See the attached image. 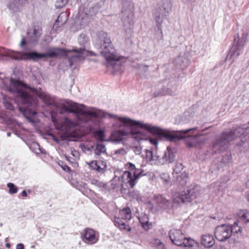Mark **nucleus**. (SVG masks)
<instances>
[{
	"instance_id": "f257e3e1",
	"label": "nucleus",
	"mask_w": 249,
	"mask_h": 249,
	"mask_svg": "<svg viewBox=\"0 0 249 249\" xmlns=\"http://www.w3.org/2000/svg\"><path fill=\"white\" fill-rule=\"evenodd\" d=\"M106 113V116L107 115L109 118H114L118 119L122 123L120 126L124 127L123 129L117 130L112 133L113 140L116 142H121L124 137L130 136L139 142L146 140V135L140 130V128L146 130L154 135L164 137L167 140L171 142H175L184 139L185 137L183 135L186 134L192 130L196 129V127H194L178 131V134H174L169 130L163 129L150 124L144 123L143 122L134 120L127 117H118L116 115Z\"/></svg>"
},
{
	"instance_id": "f03ea898",
	"label": "nucleus",
	"mask_w": 249,
	"mask_h": 249,
	"mask_svg": "<svg viewBox=\"0 0 249 249\" xmlns=\"http://www.w3.org/2000/svg\"><path fill=\"white\" fill-rule=\"evenodd\" d=\"M3 53V56H8L16 60H36L42 58H54L59 55L66 54V53H74V54L69 58V64L71 66L73 65L74 62L81 61L85 58L90 55L96 56L97 55L92 51H88L84 47L80 48H75L72 50H68L67 52L62 49L59 48H53L48 50L46 53H38L36 51H32L29 53H23L21 52H15L13 50L2 49Z\"/></svg>"
},
{
	"instance_id": "7ed1b4c3",
	"label": "nucleus",
	"mask_w": 249,
	"mask_h": 249,
	"mask_svg": "<svg viewBox=\"0 0 249 249\" xmlns=\"http://www.w3.org/2000/svg\"><path fill=\"white\" fill-rule=\"evenodd\" d=\"M239 137L241 142L237 144L242 146L249 140V127H237L233 130L223 131L220 137L214 142L212 149L214 153L220 152L225 150L228 146L229 143Z\"/></svg>"
},
{
	"instance_id": "20e7f679",
	"label": "nucleus",
	"mask_w": 249,
	"mask_h": 249,
	"mask_svg": "<svg viewBox=\"0 0 249 249\" xmlns=\"http://www.w3.org/2000/svg\"><path fill=\"white\" fill-rule=\"evenodd\" d=\"M95 47L100 51L101 54L106 58L108 67H112L115 71L121 68L120 56L116 52L110 36L105 32L100 34Z\"/></svg>"
},
{
	"instance_id": "39448f33",
	"label": "nucleus",
	"mask_w": 249,
	"mask_h": 249,
	"mask_svg": "<svg viewBox=\"0 0 249 249\" xmlns=\"http://www.w3.org/2000/svg\"><path fill=\"white\" fill-rule=\"evenodd\" d=\"M11 83L12 85L9 90L19 98L20 101L24 107L18 105L19 110L23 114L25 113L29 107H35L37 105L36 97L34 95L36 90L34 88H28L23 85L20 81L11 79Z\"/></svg>"
},
{
	"instance_id": "423d86ee",
	"label": "nucleus",
	"mask_w": 249,
	"mask_h": 249,
	"mask_svg": "<svg viewBox=\"0 0 249 249\" xmlns=\"http://www.w3.org/2000/svg\"><path fill=\"white\" fill-rule=\"evenodd\" d=\"M66 103L70 107L69 112L76 115L79 120L84 123L89 121L91 118L102 119L106 117V112L102 109L78 104L71 100Z\"/></svg>"
},
{
	"instance_id": "0eeeda50",
	"label": "nucleus",
	"mask_w": 249,
	"mask_h": 249,
	"mask_svg": "<svg viewBox=\"0 0 249 249\" xmlns=\"http://www.w3.org/2000/svg\"><path fill=\"white\" fill-rule=\"evenodd\" d=\"M169 236L172 243L178 246L185 247H198L199 244L191 238L186 237L181 231L177 229L171 230Z\"/></svg>"
},
{
	"instance_id": "6e6552de",
	"label": "nucleus",
	"mask_w": 249,
	"mask_h": 249,
	"mask_svg": "<svg viewBox=\"0 0 249 249\" xmlns=\"http://www.w3.org/2000/svg\"><path fill=\"white\" fill-rule=\"evenodd\" d=\"M122 21L124 29L130 31L134 24V5L131 0H122Z\"/></svg>"
},
{
	"instance_id": "1a4fd4ad",
	"label": "nucleus",
	"mask_w": 249,
	"mask_h": 249,
	"mask_svg": "<svg viewBox=\"0 0 249 249\" xmlns=\"http://www.w3.org/2000/svg\"><path fill=\"white\" fill-rule=\"evenodd\" d=\"M132 218L131 211L129 207L124 208L119 211V216L114 217V225L121 230L131 231V228L126 224V222Z\"/></svg>"
},
{
	"instance_id": "9d476101",
	"label": "nucleus",
	"mask_w": 249,
	"mask_h": 249,
	"mask_svg": "<svg viewBox=\"0 0 249 249\" xmlns=\"http://www.w3.org/2000/svg\"><path fill=\"white\" fill-rule=\"evenodd\" d=\"M231 230L230 225L217 226L214 231L215 237L220 242H224L231 237Z\"/></svg>"
},
{
	"instance_id": "9b49d317",
	"label": "nucleus",
	"mask_w": 249,
	"mask_h": 249,
	"mask_svg": "<svg viewBox=\"0 0 249 249\" xmlns=\"http://www.w3.org/2000/svg\"><path fill=\"white\" fill-rule=\"evenodd\" d=\"M52 120L56 129L59 130H64L66 129V131L71 132L74 131L77 126L75 122L66 117L64 118L62 123H59L56 117L52 115Z\"/></svg>"
},
{
	"instance_id": "f8f14e48",
	"label": "nucleus",
	"mask_w": 249,
	"mask_h": 249,
	"mask_svg": "<svg viewBox=\"0 0 249 249\" xmlns=\"http://www.w3.org/2000/svg\"><path fill=\"white\" fill-rule=\"evenodd\" d=\"M167 14L164 13L159 11V9H155L153 13L154 18L157 23L158 30L159 32L157 34L156 39L158 40L162 39V31L161 28V24L164 18V17L166 16Z\"/></svg>"
},
{
	"instance_id": "ddd939ff",
	"label": "nucleus",
	"mask_w": 249,
	"mask_h": 249,
	"mask_svg": "<svg viewBox=\"0 0 249 249\" xmlns=\"http://www.w3.org/2000/svg\"><path fill=\"white\" fill-rule=\"evenodd\" d=\"M139 170L140 169L136 168L132 172V173L129 171H125L123 174V178H126L127 183L131 188H133L137 183Z\"/></svg>"
},
{
	"instance_id": "4468645a",
	"label": "nucleus",
	"mask_w": 249,
	"mask_h": 249,
	"mask_svg": "<svg viewBox=\"0 0 249 249\" xmlns=\"http://www.w3.org/2000/svg\"><path fill=\"white\" fill-rule=\"evenodd\" d=\"M88 165L91 170L99 173H104L106 171L107 163L102 160H91L88 163Z\"/></svg>"
},
{
	"instance_id": "2eb2a0df",
	"label": "nucleus",
	"mask_w": 249,
	"mask_h": 249,
	"mask_svg": "<svg viewBox=\"0 0 249 249\" xmlns=\"http://www.w3.org/2000/svg\"><path fill=\"white\" fill-rule=\"evenodd\" d=\"M202 191V188L199 185L195 184H191L187 191V198L190 202L192 200L200 196Z\"/></svg>"
},
{
	"instance_id": "dca6fc26",
	"label": "nucleus",
	"mask_w": 249,
	"mask_h": 249,
	"mask_svg": "<svg viewBox=\"0 0 249 249\" xmlns=\"http://www.w3.org/2000/svg\"><path fill=\"white\" fill-rule=\"evenodd\" d=\"M175 150L170 147H168L165 151L164 155L160 159V163L165 164L172 163L175 158Z\"/></svg>"
},
{
	"instance_id": "f3484780",
	"label": "nucleus",
	"mask_w": 249,
	"mask_h": 249,
	"mask_svg": "<svg viewBox=\"0 0 249 249\" xmlns=\"http://www.w3.org/2000/svg\"><path fill=\"white\" fill-rule=\"evenodd\" d=\"M82 240L86 243L93 244L97 242L98 238L96 236L94 231L87 229L85 230Z\"/></svg>"
},
{
	"instance_id": "a211bd4d",
	"label": "nucleus",
	"mask_w": 249,
	"mask_h": 249,
	"mask_svg": "<svg viewBox=\"0 0 249 249\" xmlns=\"http://www.w3.org/2000/svg\"><path fill=\"white\" fill-rule=\"evenodd\" d=\"M175 63L177 68L182 70L185 69L189 64L188 54L181 53L176 58Z\"/></svg>"
},
{
	"instance_id": "6ab92c4d",
	"label": "nucleus",
	"mask_w": 249,
	"mask_h": 249,
	"mask_svg": "<svg viewBox=\"0 0 249 249\" xmlns=\"http://www.w3.org/2000/svg\"><path fill=\"white\" fill-rule=\"evenodd\" d=\"M174 88L169 89L165 86V80L162 81V85L161 88L156 90L153 95L155 97L165 95L174 96Z\"/></svg>"
},
{
	"instance_id": "aec40b11",
	"label": "nucleus",
	"mask_w": 249,
	"mask_h": 249,
	"mask_svg": "<svg viewBox=\"0 0 249 249\" xmlns=\"http://www.w3.org/2000/svg\"><path fill=\"white\" fill-rule=\"evenodd\" d=\"M38 96L46 106L53 108L56 106L57 101L55 98L50 96L49 94L43 92H40L38 93Z\"/></svg>"
},
{
	"instance_id": "412c9836",
	"label": "nucleus",
	"mask_w": 249,
	"mask_h": 249,
	"mask_svg": "<svg viewBox=\"0 0 249 249\" xmlns=\"http://www.w3.org/2000/svg\"><path fill=\"white\" fill-rule=\"evenodd\" d=\"M41 35L40 31L39 29H30L27 32L26 39L27 41L31 43L37 42Z\"/></svg>"
},
{
	"instance_id": "4be33fe9",
	"label": "nucleus",
	"mask_w": 249,
	"mask_h": 249,
	"mask_svg": "<svg viewBox=\"0 0 249 249\" xmlns=\"http://www.w3.org/2000/svg\"><path fill=\"white\" fill-rule=\"evenodd\" d=\"M201 244L207 248L212 247L215 244L213 235L208 233L202 235L201 236Z\"/></svg>"
},
{
	"instance_id": "5701e85b",
	"label": "nucleus",
	"mask_w": 249,
	"mask_h": 249,
	"mask_svg": "<svg viewBox=\"0 0 249 249\" xmlns=\"http://www.w3.org/2000/svg\"><path fill=\"white\" fill-rule=\"evenodd\" d=\"M171 8L172 4L170 0H161L155 9H159V11L167 14L171 11Z\"/></svg>"
},
{
	"instance_id": "b1692460",
	"label": "nucleus",
	"mask_w": 249,
	"mask_h": 249,
	"mask_svg": "<svg viewBox=\"0 0 249 249\" xmlns=\"http://www.w3.org/2000/svg\"><path fill=\"white\" fill-rule=\"evenodd\" d=\"M242 50L236 46H232L227 56L226 59L231 60V63L233 62L242 53Z\"/></svg>"
},
{
	"instance_id": "393cba45",
	"label": "nucleus",
	"mask_w": 249,
	"mask_h": 249,
	"mask_svg": "<svg viewBox=\"0 0 249 249\" xmlns=\"http://www.w3.org/2000/svg\"><path fill=\"white\" fill-rule=\"evenodd\" d=\"M28 0H10L7 5L8 8L12 12H17L20 5L26 3Z\"/></svg>"
},
{
	"instance_id": "a878e982",
	"label": "nucleus",
	"mask_w": 249,
	"mask_h": 249,
	"mask_svg": "<svg viewBox=\"0 0 249 249\" xmlns=\"http://www.w3.org/2000/svg\"><path fill=\"white\" fill-rule=\"evenodd\" d=\"M69 100H65L57 102L56 106L54 107V108L58 110L60 114H62L66 112H69L70 107L68 106L66 102Z\"/></svg>"
},
{
	"instance_id": "bb28decb",
	"label": "nucleus",
	"mask_w": 249,
	"mask_h": 249,
	"mask_svg": "<svg viewBox=\"0 0 249 249\" xmlns=\"http://www.w3.org/2000/svg\"><path fill=\"white\" fill-rule=\"evenodd\" d=\"M154 201L155 203L161 208L166 209L169 207L170 205V202L161 195L156 196Z\"/></svg>"
},
{
	"instance_id": "cd10ccee",
	"label": "nucleus",
	"mask_w": 249,
	"mask_h": 249,
	"mask_svg": "<svg viewBox=\"0 0 249 249\" xmlns=\"http://www.w3.org/2000/svg\"><path fill=\"white\" fill-rule=\"evenodd\" d=\"M247 34H243L241 38H239V35L237 34L236 36H235L233 46H236L238 48L243 50V46L247 41Z\"/></svg>"
},
{
	"instance_id": "c85d7f7f",
	"label": "nucleus",
	"mask_w": 249,
	"mask_h": 249,
	"mask_svg": "<svg viewBox=\"0 0 249 249\" xmlns=\"http://www.w3.org/2000/svg\"><path fill=\"white\" fill-rule=\"evenodd\" d=\"M173 202L176 203H184L190 202L189 200L187 198L186 192H183L181 193L176 194L173 198Z\"/></svg>"
},
{
	"instance_id": "c756f323",
	"label": "nucleus",
	"mask_w": 249,
	"mask_h": 249,
	"mask_svg": "<svg viewBox=\"0 0 249 249\" xmlns=\"http://www.w3.org/2000/svg\"><path fill=\"white\" fill-rule=\"evenodd\" d=\"M139 220L142 226L145 231H148L151 228V224L149 222V219L147 215L142 214L139 217Z\"/></svg>"
},
{
	"instance_id": "7c9ffc66",
	"label": "nucleus",
	"mask_w": 249,
	"mask_h": 249,
	"mask_svg": "<svg viewBox=\"0 0 249 249\" xmlns=\"http://www.w3.org/2000/svg\"><path fill=\"white\" fill-rule=\"evenodd\" d=\"M94 154L96 156L107 154L106 145L102 142H97L94 149Z\"/></svg>"
},
{
	"instance_id": "2f4dec72",
	"label": "nucleus",
	"mask_w": 249,
	"mask_h": 249,
	"mask_svg": "<svg viewBox=\"0 0 249 249\" xmlns=\"http://www.w3.org/2000/svg\"><path fill=\"white\" fill-rule=\"evenodd\" d=\"M165 86L167 88L171 89L174 88V96L177 95V91L178 89V83L174 78H170L169 79H165Z\"/></svg>"
},
{
	"instance_id": "473e14b6",
	"label": "nucleus",
	"mask_w": 249,
	"mask_h": 249,
	"mask_svg": "<svg viewBox=\"0 0 249 249\" xmlns=\"http://www.w3.org/2000/svg\"><path fill=\"white\" fill-rule=\"evenodd\" d=\"M239 221H236L234 222L233 225H230L231 228V235H240L242 236V228L239 226Z\"/></svg>"
},
{
	"instance_id": "72a5a7b5",
	"label": "nucleus",
	"mask_w": 249,
	"mask_h": 249,
	"mask_svg": "<svg viewBox=\"0 0 249 249\" xmlns=\"http://www.w3.org/2000/svg\"><path fill=\"white\" fill-rule=\"evenodd\" d=\"M188 180V175L185 172H183L180 175L177 177V180L179 185L181 186L182 187L186 186Z\"/></svg>"
},
{
	"instance_id": "f704fd0d",
	"label": "nucleus",
	"mask_w": 249,
	"mask_h": 249,
	"mask_svg": "<svg viewBox=\"0 0 249 249\" xmlns=\"http://www.w3.org/2000/svg\"><path fill=\"white\" fill-rule=\"evenodd\" d=\"M238 216L240 219L244 223H249V211L248 210H240L238 213Z\"/></svg>"
},
{
	"instance_id": "c9c22d12",
	"label": "nucleus",
	"mask_w": 249,
	"mask_h": 249,
	"mask_svg": "<svg viewBox=\"0 0 249 249\" xmlns=\"http://www.w3.org/2000/svg\"><path fill=\"white\" fill-rule=\"evenodd\" d=\"M78 43L82 46L84 45L89 40V37L84 34H80L77 38Z\"/></svg>"
},
{
	"instance_id": "e433bc0d",
	"label": "nucleus",
	"mask_w": 249,
	"mask_h": 249,
	"mask_svg": "<svg viewBox=\"0 0 249 249\" xmlns=\"http://www.w3.org/2000/svg\"><path fill=\"white\" fill-rule=\"evenodd\" d=\"M3 105L6 109L10 110H14V107L12 104V101L6 98H4L3 101Z\"/></svg>"
},
{
	"instance_id": "4c0bfd02",
	"label": "nucleus",
	"mask_w": 249,
	"mask_h": 249,
	"mask_svg": "<svg viewBox=\"0 0 249 249\" xmlns=\"http://www.w3.org/2000/svg\"><path fill=\"white\" fill-rule=\"evenodd\" d=\"M129 196L132 199H136L138 201H142V196L137 191H132L129 193Z\"/></svg>"
},
{
	"instance_id": "58836bf2",
	"label": "nucleus",
	"mask_w": 249,
	"mask_h": 249,
	"mask_svg": "<svg viewBox=\"0 0 249 249\" xmlns=\"http://www.w3.org/2000/svg\"><path fill=\"white\" fill-rule=\"evenodd\" d=\"M95 136L97 140L100 142H103L105 141V134L103 130H99L95 132Z\"/></svg>"
},
{
	"instance_id": "ea45409f",
	"label": "nucleus",
	"mask_w": 249,
	"mask_h": 249,
	"mask_svg": "<svg viewBox=\"0 0 249 249\" xmlns=\"http://www.w3.org/2000/svg\"><path fill=\"white\" fill-rule=\"evenodd\" d=\"M7 187L9 188V192L10 194H16L18 192V188L13 183H8Z\"/></svg>"
},
{
	"instance_id": "a19ab883",
	"label": "nucleus",
	"mask_w": 249,
	"mask_h": 249,
	"mask_svg": "<svg viewBox=\"0 0 249 249\" xmlns=\"http://www.w3.org/2000/svg\"><path fill=\"white\" fill-rule=\"evenodd\" d=\"M231 154L230 152H227L226 153L222 156L221 161L224 164L229 163L231 160Z\"/></svg>"
},
{
	"instance_id": "79ce46f5",
	"label": "nucleus",
	"mask_w": 249,
	"mask_h": 249,
	"mask_svg": "<svg viewBox=\"0 0 249 249\" xmlns=\"http://www.w3.org/2000/svg\"><path fill=\"white\" fill-rule=\"evenodd\" d=\"M183 166L182 165V164L181 162H180L179 161H177V163H176V165L175 167V168H174V173H175V174H179L180 173L181 171L183 170Z\"/></svg>"
},
{
	"instance_id": "37998d69",
	"label": "nucleus",
	"mask_w": 249,
	"mask_h": 249,
	"mask_svg": "<svg viewBox=\"0 0 249 249\" xmlns=\"http://www.w3.org/2000/svg\"><path fill=\"white\" fill-rule=\"evenodd\" d=\"M153 244L154 246L158 247L159 249H165L164 245L162 242L158 238L154 239Z\"/></svg>"
},
{
	"instance_id": "c03bdc74",
	"label": "nucleus",
	"mask_w": 249,
	"mask_h": 249,
	"mask_svg": "<svg viewBox=\"0 0 249 249\" xmlns=\"http://www.w3.org/2000/svg\"><path fill=\"white\" fill-rule=\"evenodd\" d=\"M90 183L99 188H102L104 186V184L102 182L95 179H92L90 180Z\"/></svg>"
},
{
	"instance_id": "a18cd8bd",
	"label": "nucleus",
	"mask_w": 249,
	"mask_h": 249,
	"mask_svg": "<svg viewBox=\"0 0 249 249\" xmlns=\"http://www.w3.org/2000/svg\"><path fill=\"white\" fill-rule=\"evenodd\" d=\"M68 2V0H56L55 7L56 8H60L64 7Z\"/></svg>"
},
{
	"instance_id": "49530a36",
	"label": "nucleus",
	"mask_w": 249,
	"mask_h": 249,
	"mask_svg": "<svg viewBox=\"0 0 249 249\" xmlns=\"http://www.w3.org/2000/svg\"><path fill=\"white\" fill-rule=\"evenodd\" d=\"M160 159H161V158H160L159 156L157 155V154L153 153L152 159L150 162H151V164H160Z\"/></svg>"
},
{
	"instance_id": "de8ad7c7",
	"label": "nucleus",
	"mask_w": 249,
	"mask_h": 249,
	"mask_svg": "<svg viewBox=\"0 0 249 249\" xmlns=\"http://www.w3.org/2000/svg\"><path fill=\"white\" fill-rule=\"evenodd\" d=\"M132 148L135 154L139 155L141 154L142 148L140 145L134 146Z\"/></svg>"
},
{
	"instance_id": "09e8293b",
	"label": "nucleus",
	"mask_w": 249,
	"mask_h": 249,
	"mask_svg": "<svg viewBox=\"0 0 249 249\" xmlns=\"http://www.w3.org/2000/svg\"><path fill=\"white\" fill-rule=\"evenodd\" d=\"M145 153L146 154V159L147 160L150 162L151 159H152L153 152L151 150L146 149L145 151Z\"/></svg>"
},
{
	"instance_id": "8fccbe9b",
	"label": "nucleus",
	"mask_w": 249,
	"mask_h": 249,
	"mask_svg": "<svg viewBox=\"0 0 249 249\" xmlns=\"http://www.w3.org/2000/svg\"><path fill=\"white\" fill-rule=\"evenodd\" d=\"M33 146L34 147L33 151L36 154H39L42 152L40 146L38 143L33 144Z\"/></svg>"
},
{
	"instance_id": "3c124183",
	"label": "nucleus",
	"mask_w": 249,
	"mask_h": 249,
	"mask_svg": "<svg viewBox=\"0 0 249 249\" xmlns=\"http://www.w3.org/2000/svg\"><path fill=\"white\" fill-rule=\"evenodd\" d=\"M114 153H115V154H116V155L124 156L126 154V152L124 148H120L119 149L115 150L114 152Z\"/></svg>"
},
{
	"instance_id": "603ef678",
	"label": "nucleus",
	"mask_w": 249,
	"mask_h": 249,
	"mask_svg": "<svg viewBox=\"0 0 249 249\" xmlns=\"http://www.w3.org/2000/svg\"><path fill=\"white\" fill-rule=\"evenodd\" d=\"M161 179L166 183H168L170 181V178L167 174H162L161 175Z\"/></svg>"
},
{
	"instance_id": "864d4df0",
	"label": "nucleus",
	"mask_w": 249,
	"mask_h": 249,
	"mask_svg": "<svg viewBox=\"0 0 249 249\" xmlns=\"http://www.w3.org/2000/svg\"><path fill=\"white\" fill-rule=\"evenodd\" d=\"M126 166L131 173L136 168L135 165L131 162L127 163Z\"/></svg>"
},
{
	"instance_id": "5fc2aeb1",
	"label": "nucleus",
	"mask_w": 249,
	"mask_h": 249,
	"mask_svg": "<svg viewBox=\"0 0 249 249\" xmlns=\"http://www.w3.org/2000/svg\"><path fill=\"white\" fill-rule=\"evenodd\" d=\"M62 168L66 172H69L70 171V168L66 164L62 162V164H59Z\"/></svg>"
},
{
	"instance_id": "6e6d98bb",
	"label": "nucleus",
	"mask_w": 249,
	"mask_h": 249,
	"mask_svg": "<svg viewBox=\"0 0 249 249\" xmlns=\"http://www.w3.org/2000/svg\"><path fill=\"white\" fill-rule=\"evenodd\" d=\"M149 142H150L151 144H153L156 147L157 146L158 144V141L156 139H149Z\"/></svg>"
},
{
	"instance_id": "4d7b16f0",
	"label": "nucleus",
	"mask_w": 249,
	"mask_h": 249,
	"mask_svg": "<svg viewBox=\"0 0 249 249\" xmlns=\"http://www.w3.org/2000/svg\"><path fill=\"white\" fill-rule=\"evenodd\" d=\"M144 170L142 169H140L139 174L138 175V179L142 176H146V174L144 173Z\"/></svg>"
},
{
	"instance_id": "13d9d810",
	"label": "nucleus",
	"mask_w": 249,
	"mask_h": 249,
	"mask_svg": "<svg viewBox=\"0 0 249 249\" xmlns=\"http://www.w3.org/2000/svg\"><path fill=\"white\" fill-rule=\"evenodd\" d=\"M16 249H24V246L22 243H18L16 246Z\"/></svg>"
},
{
	"instance_id": "bf43d9fd",
	"label": "nucleus",
	"mask_w": 249,
	"mask_h": 249,
	"mask_svg": "<svg viewBox=\"0 0 249 249\" xmlns=\"http://www.w3.org/2000/svg\"><path fill=\"white\" fill-rule=\"evenodd\" d=\"M25 44H26V41L25 40L24 37H22L20 46V47H22L23 45H24Z\"/></svg>"
},
{
	"instance_id": "052dcab7",
	"label": "nucleus",
	"mask_w": 249,
	"mask_h": 249,
	"mask_svg": "<svg viewBox=\"0 0 249 249\" xmlns=\"http://www.w3.org/2000/svg\"><path fill=\"white\" fill-rule=\"evenodd\" d=\"M21 196H23V197H26V196H27V192H26V191H25V190H23V191L21 192Z\"/></svg>"
},
{
	"instance_id": "680f3d73",
	"label": "nucleus",
	"mask_w": 249,
	"mask_h": 249,
	"mask_svg": "<svg viewBox=\"0 0 249 249\" xmlns=\"http://www.w3.org/2000/svg\"><path fill=\"white\" fill-rule=\"evenodd\" d=\"M245 197L247 200V201L249 202V191H247L246 192V195H245Z\"/></svg>"
},
{
	"instance_id": "e2e57ef3",
	"label": "nucleus",
	"mask_w": 249,
	"mask_h": 249,
	"mask_svg": "<svg viewBox=\"0 0 249 249\" xmlns=\"http://www.w3.org/2000/svg\"><path fill=\"white\" fill-rule=\"evenodd\" d=\"M182 1L184 3L189 4L191 2L192 0H182Z\"/></svg>"
},
{
	"instance_id": "0e129e2a",
	"label": "nucleus",
	"mask_w": 249,
	"mask_h": 249,
	"mask_svg": "<svg viewBox=\"0 0 249 249\" xmlns=\"http://www.w3.org/2000/svg\"><path fill=\"white\" fill-rule=\"evenodd\" d=\"M246 186L247 188H249V178L247 180L246 182Z\"/></svg>"
},
{
	"instance_id": "69168bd1",
	"label": "nucleus",
	"mask_w": 249,
	"mask_h": 249,
	"mask_svg": "<svg viewBox=\"0 0 249 249\" xmlns=\"http://www.w3.org/2000/svg\"><path fill=\"white\" fill-rule=\"evenodd\" d=\"M6 247H7V248H9V247H10V244L9 243H7V244H6Z\"/></svg>"
},
{
	"instance_id": "338daca9",
	"label": "nucleus",
	"mask_w": 249,
	"mask_h": 249,
	"mask_svg": "<svg viewBox=\"0 0 249 249\" xmlns=\"http://www.w3.org/2000/svg\"><path fill=\"white\" fill-rule=\"evenodd\" d=\"M199 247H200V246L198 247H192V248H193L192 249H198Z\"/></svg>"
},
{
	"instance_id": "774afa93",
	"label": "nucleus",
	"mask_w": 249,
	"mask_h": 249,
	"mask_svg": "<svg viewBox=\"0 0 249 249\" xmlns=\"http://www.w3.org/2000/svg\"><path fill=\"white\" fill-rule=\"evenodd\" d=\"M7 135L8 136H10V133L8 132V133H7Z\"/></svg>"
}]
</instances>
